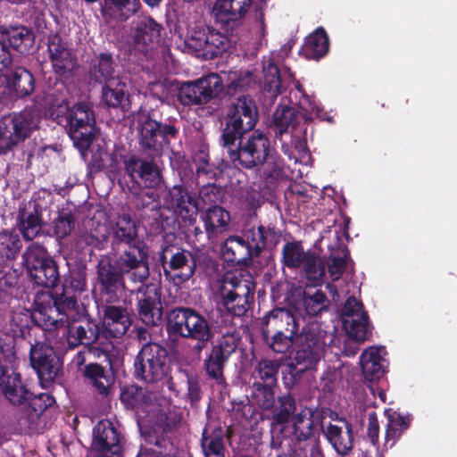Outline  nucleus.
<instances>
[{"label": "nucleus", "mask_w": 457, "mask_h": 457, "mask_svg": "<svg viewBox=\"0 0 457 457\" xmlns=\"http://www.w3.org/2000/svg\"><path fill=\"white\" fill-rule=\"evenodd\" d=\"M98 276L108 302H116L125 289L124 276L131 282L144 284L149 277L148 248L143 241L129 245L113 265L101 262Z\"/></svg>", "instance_id": "1"}, {"label": "nucleus", "mask_w": 457, "mask_h": 457, "mask_svg": "<svg viewBox=\"0 0 457 457\" xmlns=\"http://www.w3.org/2000/svg\"><path fill=\"white\" fill-rule=\"evenodd\" d=\"M211 288L231 314L242 316L249 309L255 285L248 270L235 269L212 281Z\"/></svg>", "instance_id": "2"}, {"label": "nucleus", "mask_w": 457, "mask_h": 457, "mask_svg": "<svg viewBox=\"0 0 457 457\" xmlns=\"http://www.w3.org/2000/svg\"><path fill=\"white\" fill-rule=\"evenodd\" d=\"M2 391L10 403L13 405L29 404L19 419L21 429L34 428L42 412L54 402L48 394H39L35 396L21 381V375L15 372L7 377Z\"/></svg>", "instance_id": "3"}, {"label": "nucleus", "mask_w": 457, "mask_h": 457, "mask_svg": "<svg viewBox=\"0 0 457 457\" xmlns=\"http://www.w3.org/2000/svg\"><path fill=\"white\" fill-rule=\"evenodd\" d=\"M235 133L226 132L221 135V142L230 161L236 164L251 169L262 164L270 154V141L266 135L258 131L246 137H240Z\"/></svg>", "instance_id": "4"}, {"label": "nucleus", "mask_w": 457, "mask_h": 457, "mask_svg": "<svg viewBox=\"0 0 457 457\" xmlns=\"http://www.w3.org/2000/svg\"><path fill=\"white\" fill-rule=\"evenodd\" d=\"M168 328L174 335L196 341L195 350L198 353L213 337L207 320L190 308L174 310L170 314Z\"/></svg>", "instance_id": "5"}, {"label": "nucleus", "mask_w": 457, "mask_h": 457, "mask_svg": "<svg viewBox=\"0 0 457 457\" xmlns=\"http://www.w3.org/2000/svg\"><path fill=\"white\" fill-rule=\"evenodd\" d=\"M39 114L34 110H24L0 120V154L12 150L29 137L37 128Z\"/></svg>", "instance_id": "6"}, {"label": "nucleus", "mask_w": 457, "mask_h": 457, "mask_svg": "<svg viewBox=\"0 0 457 457\" xmlns=\"http://www.w3.org/2000/svg\"><path fill=\"white\" fill-rule=\"evenodd\" d=\"M223 89L220 77L211 73L193 81L184 82L179 88L178 99L183 105L205 104Z\"/></svg>", "instance_id": "7"}, {"label": "nucleus", "mask_w": 457, "mask_h": 457, "mask_svg": "<svg viewBox=\"0 0 457 457\" xmlns=\"http://www.w3.org/2000/svg\"><path fill=\"white\" fill-rule=\"evenodd\" d=\"M139 125V145L151 156H158L169 145V137H174L178 129L172 125H162L149 118L141 116Z\"/></svg>", "instance_id": "8"}, {"label": "nucleus", "mask_w": 457, "mask_h": 457, "mask_svg": "<svg viewBox=\"0 0 457 457\" xmlns=\"http://www.w3.org/2000/svg\"><path fill=\"white\" fill-rule=\"evenodd\" d=\"M166 350L160 345H145L135 361V375L147 383L161 380L166 372Z\"/></svg>", "instance_id": "9"}, {"label": "nucleus", "mask_w": 457, "mask_h": 457, "mask_svg": "<svg viewBox=\"0 0 457 457\" xmlns=\"http://www.w3.org/2000/svg\"><path fill=\"white\" fill-rule=\"evenodd\" d=\"M258 111L250 96H240L233 101L227 112V123L223 133L231 132L236 136L253 129L256 124Z\"/></svg>", "instance_id": "10"}, {"label": "nucleus", "mask_w": 457, "mask_h": 457, "mask_svg": "<svg viewBox=\"0 0 457 457\" xmlns=\"http://www.w3.org/2000/svg\"><path fill=\"white\" fill-rule=\"evenodd\" d=\"M68 132L74 145L80 150L87 149L92 142L95 120L85 103L75 104L68 111Z\"/></svg>", "instance_id": "11"}, {"label": "nucleus", "mask_w": 457, "mask_h": 457, "mask_svg": "<svg viewBox=\"0 0 457 457\" xmlns=\"http://www.w3.org/2000/svg\"><path fill=\"white\" fill-rule=\"evenodd\" d=\"M342 320L344 328L350 338L363 343L371 335V325L363 305L355 297H349L343 308Z\"/></svg>", "instance_id": "12"}, {"label": "nucleus", "mask_w": 457, "mask_h": 457, "mask_svg": "<svg viewBox=\"0 0 457 457\" xmlns=\"http://www.w3.org/2000/svg\"><path fill=\"white\" fill-rule=\"evenodd\" d=\"M30 362L43 386H47L61 373L62 363L54 349L44 344H36L30 349Z\"/></svg>", "instance_id": "13"}, {"label": "nucleus", "mask_w": 457, "mask_h": 457, "mask_svg": "<svg viewBox=\"0 0 457 457\" xmlns=\"http://www.w3.org/2000/svg\"><path fill=\"white\" fill-rule=\"evenodd\" d=\"M92 451L96 457H120V436L110 420H100L95 427Z\"/></svg>", "instance_id": "14"}, {"label": "nucleus", "mask_w": 457, "mask_h": 457, "mask_svg": "<svg viewBox=\"0 0 457 457\" xmlns=\"http://www.w3.org/2000/svg\"><path fill=\"white\" fill-rule=\"evenodd\" d=\"M295 402L294 397L289 395L278 396L271 410V444L279 445L280 440L286 430L288 428V423L295 411Z\"/></svg>", "instance_id": "15"}, {"label": "nucleus", "mask_w": 457, "mask_h": 457, "mask_svg": "<svg viewBox=\"0 0 457 457\" xmlns=\"http://www.w3.org/2000/svg\"><path fill=\"white\" fill-rule=\"evenodd\" d=\"M162 27L150 16H139L130 29V39L137 51H145L148 46L161 40Z\"/></svg>", "instance_id": "16"}, {"label": "nucleus", "mask_w": 457, "mask_h": 457, "mask_svg": "<svg viewBox=\"0 0 457 457\" xmlns=\"http://www.w3.org/2000/svg\"><path fill=\"white\" fill-rule=\"evenodd\" d=\"M323 434L334 450L340 455L349 454L353 445V428L345 420L329 422L322 427Z\"/></svg>", "instance_id": "17"}, {"label": "nucleus", "mask_w": 457, "mask_h": 457, "mask_svg": "<svg viewBox=\"0 0 457 457\" xmlns=\"http://www.w3.org/2000/svg\"><path fill=\"white\" fill-rule=\"evenodd\" d=\"M125 169L130 178L148 188L157 187L161 182V173L158 167L152 162H145L131 157L125 162Z\"/></svg>", "instance_id": "18"}, {"label": "nucleus", "mask_w": 457, "mask_h": 457, "mask_svg": "<svg viewBox=\"0 0 457 457\" xmlns=\"http://www.w3.org/2000/svg\"><path fill=\"white\" fill-rule=\"evenodd\" d=\"M48 53L55 73L64 75L75 67L74 56L59 35L50 37Z\"/></svg>", "instance_id": "19"}, {"label": "nucleus", "mask_w": 457, "mask_h": 457, "mask_svg": "<svg viewBox=\"0 0 457 457\" xmlns=\"http://www.w3.org/2000/svg\"><path fill=\"white\" fill-rule=\"evenodd\" d=\"M130 325V316L127 309L114 305L104 307L102 327L108 336L120 337L128 331Z\"/></svg>", "instance_id": "20"}, {"label": "nucleus", "mask_w": 457, "mask_h": 457, "mask_svg": "<svg viewBox=\"0 0 457 457\" xmlns=\"http://www.w3.org/2000/svg\"><path fill=\"white\" fill-rule=\"evenodd\" d=\"M296 334L297 324L293 314L285 309L278 308L272 310L263 320L262 334L269 341V334L278 333Z\"/></svg>", "instance_id": "21"}, {"label": "nucleus", "mask_w": 457, "mask_h": 457, "mask_svg": "<svg viewBox=\"0 0 457 457\" xmlns=\"http://www.w3.org/2000/svg\"><path fill=\"white\" fill-rule=\"evenodd\" d=\"M166 204L184 220H194L197 213L195 200L182 187L175 186L169 191Z\"/></svg>", "instance_id": "22"}, {"label": "nucleus", "mask_w": 457, "mask_h": 457, "mask_svg": "<svg viewBox=\"0 0 457 457\" xmlns=\"http://www.w3.org/2000/svg\"><path fill=\"white\" fill-rule=\"evenodd\" d=\"M384 347L370 346L365 349L360 356L361 371L366 379L373 381L379 379L385 373L386 360Z\"/></svg>", "instance_id": "23"}, {"label": "nucleus", "mask_w": 457, "mask_h": 457, "mask_svg": "<svg viewBox=\"0 0 457 457\" xmlns=\"http://www.w3.org/2000/svg\"><path fill=\"white\" fill-rule=\"evenodd\" d=\"M252 0H216L213 13L223 23L243 20L252 8Z\"/></svg>", "instance_id": "24"}, {"label": "nucleus", "mask_w": 457, "mask_h": 457, "mask_svg": "<svg viewBox=\"0 0 457 457\" xmlns=\"http://www.w3.org/2000/svg\"><path fill=\"white\" fill-rule=\"evenodd\" d=\"M208 238H217L228 231L230 215L224 208L213 205L209 207L201 216Z\"/></svg>", "instance_id": "25"}, {"label": "nucleus", "mask_w": 457, "mask_h": 457, "mask_svg": "<svg viewBox=\"0 0 457 457\" xmlns=\"http://www.w3.org/2000/svg\"><path fill=\"white\" fill-rule=\"evenodd\" d=\"M138 314L146 325H155L162 319V303L156 289L146 288L138 299Z\"/></svg>", "instance_id": "26"}, {"label": "nucleus", "mask_w": 457, "mask_h": 457, "mask_svg": "<svg viewBox=\"0 0 457 457\" xmlns=\"http://www.w3.org/2000/svg\"><path fill=\"white\" fill-rule=\"evenodd\" d=\"M262 72L264 89L274 96L281 94L284 85L294 79L292 73L281 75L270 57L263 59Z\"/></svg>", "instance_id": "27"}, {"label": "nucleus", "mask_w": 457, "mask_h": 457, "mask_svg": "<svg viewBox=\"0 0 457 457\" xmlns=\"http://www.w3.org/2000/svg\"><path fill=\"white\" fill-rule=\"evenodd\" d=\"M139 0H104L102 13L108 21H124L139 9Z\"/></svg>", "instance_id": "28"}, {"label": "nucleus", "mask_w": 457, "mask_h": 457, "mask_svg": "<svg viewBox=\"0 0 457 457\" xmlns=\"http://www.w3.org/2000/svg\"><path fill=\"white\" fill-rule=\"evenodd\" d=\"M169 267L173 270H180L172 277L174 283L180 284L187 281L194 275L195 262L190 252L181 250L171 255Z\"/></svg>", "instance_id": "29"}, {"label": "nucleus", "mask_w": 457, "mask_h": 457, "mask_svg": "<svg viewBox=\"0 0 457 457\" xmlns=\"http://www.w3.org/2000/svg\"><path fill=\"white\" fill-rule=\"evenodd\" d=\"M221 253L228 262L241 263L254 257L245 239L237 236L229 237L221 247Z\"/></svg>", "instance_id": "30"}, {"label": "nucleus", "mask_w": 457, "mask_h": 457, "mask_svg": "<svg viewBox=\"0 0 457 457\" xmlns=\"http://www.w3.org/2000/svg\"><path fill=\"white\" fill-rule=\"evenodd\" d=\"M0 34L5 44L8 42L10 46L21 53L28 51L34 42L32 31L22 26L4 29Z\"/></svg>", "instance_id": "31"}, {"label": "nucleus", "mask_w": 457, "mask_h": 457, "mask_svg": "<svg viewBox=\"0 0 457 457\" xmlns=\"http://www.w3.org/2000/svg\"><path fill=\"white\" fill-rule=\"evenodd\" d=\"M98 328L96 325H69L67 342L70 347L74 348L80 344L90 345L98 338Z\"/></svg>", "instance_id": "32"}, {"label": "nucleus", "mask_w": 457, "mask_h": 457, "mask_svg": "<svg viewBox=\"0 0 457 457\" xmlns=\"http://www.w3.org/2000/svg\"><path fill=\"white\" fill-rule=\"evenodd\" d=\"M277 132L282 136L284 133H294L299 122L297 111L287 105L278 107L273 116Z\"/></svg>", "instance_id": "33"}, {"label": "nucleus", "mask_w": 457, "mask_h": 457, "mask_svg": "<svg viewBox=\"0 0 457 457\" xmlns=\"http://www.w3.org/2000/svg\"><path fill=\"white\" fill-rule=\"evenodd\" d=\"M19 227L25 240L30 241L38 236L42 228L41 213L35 207L31 212H21Z\"/></svg>", "instance_id": "34"}, {"label": "nucleus", "mask_w": 457, "mask_h": 457, "mask_svg": "<svg viewBox=\"0 0 457 457\" xmlns=\"http://www.w3.org/2000/svg\"><path fill=\"white\" fill-rule=\"evenodd\" d=\"M126 79L111 78L105 82L103 88V99L111 107L121 105L126 96Z\"/></svg>", "instance_id": "35"}, {"label": "nucleus", "mask_w": 457, "mask_h": 457, "mask_svg": "<svg viewBox=\"0 0 457 457\" xmlns=\"http://www.w3.org/2000/svg\"><path fill=\"white\" fill-rule=\"evenodd\" d=\"M328 51V37L324 29L319 28L309 35L304 43V52L310 58H320Z\"/></svg>", "instance_id": "36"}, {"label": "nucleus", "mask_w": 457, "mask_h": 457, "mask_svg": "<svg viewBox=\"0 0 457 457\" xmlns=\"http://www.w3.org/2000/svg\"><path fill=\"white\" fill-rule=\"evenodd\" d=\"M29 272L33 281L44 287H54L59 281V273L54 261H46L44 265Z\"/></svg>", "instance_id": "37"}, {"label": "nucleus", "mask_w": 457, "mask_h": 457, "mask_svg": "<svg viewBox=\"0 0 457 457\" xmlns=\"http://www.w3.org/2000/svg\"><path fill=\"white\" fill-rule=\"evenodd\" d=\"M325 345V341H318L316 344L312 343V346L314 347L313 352L297 346L294 359L295 364L300 366L299 370H305L313 369L321 359Z\"/></svg>", "instance_id": "38"}, {"label": "nucleus", "mask_w": 457, "mask_h": 457, "mask_svg": "<svg viewBox=\"0 0 457 457\" xmlns=\"http://www.w3.org/2000/svg\"><path fill=\"white\" fill-rule=\"evenodd\" d=\"M113 234L117 240L124 242L129 245L140 241L137 239V229L136 224L128 214H122L118 217L113 228Z\"/></svg>", "instance_id": "39"}, {"label": "nucleus", "mask_w": 457, "mask_h": 457, "mask_svg": "<svg viewBox=\"0 0 457 457\" xmlns=\"http://www.w3.org/2000/svg\"><path fill=\"white\" fill-rule=\"evenodd\" d=\"M85 376L99 394L104 395L108 394L112 380L101 365L89 364L86 366Z\"/></svg>", "instance_id": "40"}, {"label": "nucleus", "mask_w": 457, "mask_h": 457, "mask_svg": "<svg viewBox=\"0 0 457 457\" xmlns=\"http://www.w3.org/2000/svg\"><path fill=\"white\" fill-rule=\"evenodd\" d=\"M10 86L17 96H29L34 91V78L28 70L19 67L12 73Z\"/></svg>", "instance_id": "41"}, {"label": "nucleus", "mask_w": 457, "mask_h": 457, "mask_svg": "<svg viewBox=\"0 0 457 457\" xmlns=\"http://www.w3.org/2000/svg\"><path fill=\"white\" fill-rule=\"evenodd\" d=\"M21 249V241L15 231L0 232V261L14 259Z\"/></svg>", "instance_id": "42"}, {"label": "nucleus", "mask_w": 457, "mask_h": 457, "mask_svg": "<svg viewBox=\"0 0 457 457\" xmlns=\"http://www.w3.org/2000/svg\"><path fill=\"white\" fill-rule=\"evenodd\" d=\"M206 48L204 58L212 59L228 49L230 41L227 36L215 30L206 33Z\"/></svg>", "instance_id": "43"}, {"label": "nucleus", "mask_w": 457, "mask_h": 457, "mask_svg": "<svg viewBox=\"0 0 457 457\" xmlns=\"http://www.w3.org/2000/svg\"><path fill=\"white\" fill-rule=\"evenodd\" d=\"M24 263L28 270L44 265L46 261H54L48 254L46 249L38 243L31 244L22 254Z\"/></svg>", "instance_id": "44"}, {"label": "nucleus", "mask_w": 457, "mask_h": 457, "mask_svg": "<svg viewBox=\"0 0 457 457\" xmlns=\"http://www.w3.org/2000/svg\"><path fill=\"white\" fill-rule=\"evenodd\" d=\"M202 448L205 457H224V445L221 430H215L212 434L203 435Z\"/></svg>", "instance_id": "45"}, {"label": "nucleus", "mask_w": 457, "mask_h": 457, "mask_svg": "<svg viewBox=\"0 0 457 457\" xmlns=\"http://www.w3.org/2000/svg\"><path fill=\"white\" fill-rule=\"evenodd\" d=\"M309 253H304L300 242L287 243L282 249L284 264L288 268H298L305 261Z\"/></svg>", "instance_id": "46"}, {"label": "nucleus", "mask_w": 457, "mask_h": 457, "mask_svg": "<svg viewBox=\"0 0 457 457\" xmlns=\"http://www.w3.org/2000/svg\"><path fill=\"white\" fill-rule=\"evenodd\" d=\"M293 429L300 440H306L312 435L314 424L310 411L303 410L293 417Z\"/></svg>", "instance_id": "47"}, {"label": "nucleus", "mask_w": 457, "mask_h": 457, "mask_svg": "<svg viewBox=\"0 0 457 457\" xmlns=\"http://www.w3.org/2000/svg\"><path fill=\"white\" fill-rule=\"evenodd\" d=\"M120 400L131 408H140L147 404L151 396L143 388L130 386L122 390Z\"/></svg>", "instance_id": "48"}, {"label": "nucleus", "mask_w": 457, "mask_h": 457, "mask_svg": "<svg viewBox=\"0 0 457 457\" xmlns=\"http://www.w3.org/2000/svg\"><path fill=\"white\" fill-rule=\"evenodd\" d=\"M273 386L254 382L253 385V398L256 404L263 410H270L276 403Z\"/></svg>", "instance_id": "49"}, {"label": "nucleus", "mask_w": 457, "mask_h": 457, "mask_svg": "<svg viewBox=\"0 0 457 457\" xmlns=\"http://www.w3.org/2000/svg\"><path fill=\"white\" fill-rule=\"evenodd\" d=\"M327 297L320 289L313 293L305 292L303 297V305L305 312L312 316L317 315L326 309Z\"/></svg>", "instance_id": "50"}, {"label": "nucleus", "mask_w": 457, "mask_h": 457, "mask_svg": "<svg viewBox=\"0 0 457 457\" xmlns=\"http://www.w3.org/2000/svg\"><path fill=\"white\" fill-rule=\"evenodd\" d=\"M206 33L204 30H194L184 41V50L195 56L204 57L205 53Z\"/></svg>", "instance_id": "51"}, {"label": "nucleus", "mask_w": 457, "mask_h": 457, "mask_svg": "<svg viewBox=\"0 0 457 457\" xmlns=\"http://www.w3.org/2000/svg\"><path fill=\"white\" fill-rule=\"evenodd\" d=\"M279 366L276 361L263 360L260 361L256 368L258 378L263 381L264 385L274 386L277 382Z\"/></svg>", "instance_id": "52"}, {"label": "nucleus", "mask_w": 457, "mask_h": 457, "mask_svg": "<svg viewBox=\"0 0 457 457\" xmlns=\"http://www.w3.org/2000/svg\"><path fill=\"white\" fill-rule=\"evenodd\" d=\"M245 244L252 254L258 256L265 246L264 228L262 226L253 227L245 232Z\"/></svg>", "instance_id": "53"}, {"label": "nucleus", "mask_w": 457, "mask_h": 457, "mask_svg": "<svg viewBox=\"0 0 457 457\" xmlns=\"http://www.w3.org/2000/svg\"><path fill=\"white\" fill-rule=\"evenodd\" d=\"M303 265L309 280L315 282L321 280L325 274V265L320 257L309 253Z\"/></svg>", "instance_id": "54"}, {"label": "nucleus", "mask_w": 457, "mask_h": 457, "mask_svg": "<svg viewBox=\"0 0 457 457\" xmlns=\"http://www.w3.org/2000/svg\"><path fill=\"white\" fill-rule=\"evenodd\" d=\"M318 341H325V332L320 330L317 326L312 325L301 333L297 346L313 352L314 347L312 346V343L316 344Z\"/></svg>", "instance_id": "55"}, {"label": "nucleus", "mask_w": 457, "mask_h": 457, "mask_svg": "<svg viewBox=\"0 0 457 457\" xmlns=\"http://www.w3.org/2000/svg\"><path fill=\"white\" fill-rule=\"evenodd\" d=\"M238 345V337L234 334H226L221 337L217 345L212 349L216 353V356L223 357L228 360V357L236 351Z\"/></svg>", "instance_id": "56"}, {"label": "nucleus", "mask_w": 457, "mask_h": 457, "mask_svg": "<svg viewBox=\"0 0 457 457\" xmlns=\"http://www.w3.org/2000/svg\"><path fill=\"white\" fill-rule=\"evenodd\" d=\"M227 361L221 356L219 358L216 356V353L212 351L209 358L205 361V370L207 374L213 379H216L220 383L223 381V367Z\"/></svg>", "instance_id": "57"}, {"label": "nucleus", "mask_w": 457, "mask_h": 457, "mask_svg": "<svg viewBox=\"0 0 457 457\" xmlns=\"http://www.w3.org/2000/svg\"><path fill=\"white\" fill-rule=\"evenodd\" d=\"M74 228V219L69 213H62L53 222V231L57 238H64Z\"/></svg>", "instance_id": "58"}, {"label": "nucleus", "mask_w": 457, "mask_h": 457, "mask_svg": "<svg viewBox=\"0 0 457 457\" xmlns=\"http://www.w3.org/2000/svg\"><path fill=\"white\" fill-rule=\"evenodd\" d=\"M295 335L296 334H290L287 332L281 333L280 335L278 333H270L269 334V337H270V345L273 351L277 353H284L291 345Z\"/></svg>", "instance_id": "59"}, {"label": "nucleus", "mask_w": 457, "mask_h": 457, "mask_svg": "<svg viewBox=\"0 0 457 457\" xmlns=\"http://www.w3.org/2000/svg\"><path fill=\"white\" fill-rule=\"evenodd\" d=\"M112 58L110 54H102L99 56V62L97 65V72L99 78L103 79L105 82L111 78H120L119 76H113V66Z\"/></svg>", "instance_id": "60"}, {"label": "nucleus", "mask_w": 457, "mask_h": 457, "mask_svg": "<svg viewBox=\"0 0 457 457\" xmlns=\"http://www.w3.org/2000/svg\"><path fill=\"white\" fill-rule=\"evenodd\" d=\"M284 163L280 158L270 157L264 168V174L271 179H278L283 176Z\"/></svg>", "instance_id": "61"}, {"label": "nucleus", "mask_w": 457, "mask_h": 457, "mask_svg": "<svg viewBox=\"0 0 457 457\" xmlns=\"http://www.w3.org/2000/svg\"><path fill=\"white\" fill-rule=\"evenodd\" d=\"M346 254L343 256H331L328 264V272L333 280H337L343 275L346 266Z\"/></svg>", "instance_id": "62"}, {"label": "nucleus", "mask_w": 457, "mask_h": 457, "mask_svg": "<svg viewBox=\"0 0 457 457\" xmlns=\"http://www.w3.org/2000/svg\"><path fill=\"white\" fill-rule=\"evenodd\" d=\"M367 433L371 443L373 445H376L378 440L379 425L375 412H371L369 414Z\"/></svg>", "instance_id": "63"}, {"label": "nucleus", "mask_w": 457, "mask_h": 457, "mask_svg": "<svg viewBox=\"0 0 457 457\" xmlns=\"http://www.w3.org/2000/svg\"><path fill=\"white\" fill-rule=\"evenodd\" d=\"M396 423L395 426L388 424L386 436H385V445L386 447H392L396 440L400 437L403 432L396 428Z\"/></svg>", "instance_id": "64"}]
</instances>
